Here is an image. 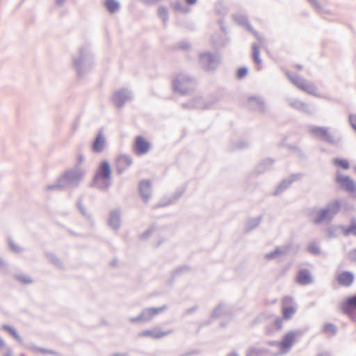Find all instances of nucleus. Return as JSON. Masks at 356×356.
<instances>
[{
    "mask_svg": "<svg viewBox=\"0 0 356 356\" xmlns=\"http://www.w3.org/2000/svg\"><path fill=\"white\" fill-rule=\"evenodd\" d=\"M296 341V332H289L286 333L282 341L278 343V347L280 348L279 354H284L287 353L289 349L293 346Z\"/></svg>",
    "mask_w": 356,
    "mask_h": 356,
    "instance_id": "3",
    "label": "nucleus"
},
{
    "mask_svg": "<svg viewBox=\"0 0 356 356\" xmlns=\"http://www.w3.org/2000/svg\"><path fill=\"white\" fill-rule=\"evenodd\" d=\"M165 307H161L156 308L149 307L145 309L138 316V319L142 321H150L155 316L163 312L165 309Z\"/></svg>",
    "mask_w": 356,
    "mask_h": 356,
    "instance_id": "6",
    "label": "nucleus"
},
{
    "mask_svg": "<svg viewBox=\"0 0 356 356\" xmlns=\"http://www.w3.org/2000/svg\"><path fill=\"white\" fill-rule=\"evenodd\" d=\"M328 216V211L327 210H321L318 213V217L315 219L316 223H320L322 222L325 218H326Z\"/></svg>",
    "mask_w": 356,
    "mask_h": 356,
    "instance_id": "19",
    "label": "nucleus"
},
{
    "mask_svg": "<svg viewBox=\"0 0 356 356\" xmlns=\"http://www.w3.org/2000/svg\"><path fill=\"white\" fill-rule=\"evenodd\" d=\"M341 310L353 319H356V295L347 297L340 304Z\"/></svg>",
    "mask_w": 356,
    "mask_h": 356,
    "instance_id": "1",
    "label": "nucleus"
},
{
    "mask_svg": "<svg viewBox=\"0 0 356 356\" xmlns=\"http://www.w3.org/2000/svg\"><path fill=\"white\" fill-rule=\"evenodd\" d=\"M282 317L285 320L291 318L296 312V307L293 302L292 298L285 297L282 300Z\"/></svg>",
    "mask_w": 356,
    "mask_h": 356,
    "instance_id": "2",
    "label": "nucleus"
},
{
    "mask_svg": "<svg viewBox=\"0 0 356 356\" xmlns=\"http://www.w3.org/2000/svg\"><path fill=\"white\" fill-rule=\"evenodd\" d=\"M333 163L336 166L340 167L344 170H347L350 168L349 162L345 159H334Z\"/></svg>",
    "mask_w": 356,
    "mask_h": 356,
    "instance_id": "17",
    "label": "nucleus"
},
{
    "mask_svg": "<svg viewBox=\"0 0 356 356\" xmlns=\"http://www.w3.org/2000/svg\"><path fill=\"white\" fill-rule=\"evenodd\" d=\"M336 181L340 185V186L345 191L349 192H354L356 190V184L348 176L342 175L340 173H337L336 177Z\"/></svg>",
    "mask_w": 356,
    "mask_h": 356,
    "instance_id": "5",
    "label": "nucleus"
},
{
    "mask_svg": "<svg viewBox=\"0 0 356 356\" xmlns=\"http://www.w3.org/2000/svg\"><path fill=\"white\" fill-rule=\"evenodd\" d=\"M308 250L309 252L312 254H318L319 253V248L317 247L316 244H311L308 247Z\"/></svg>",
    "mask_w": 356,
    "mask_h": 356,
    "instance_id": "22",
    "label": "nucleus"
},
{
    "mask_svg": "<svg viewBox=\"0 0 356 356\" xmlns=\"http://www.w3.org/2000/svg\"><path fill=\"white\" fill-rule=\"evenodd\" d=\"M105 143V140L102 134L97 135L95 140L94 141L92 148L96 152H100L103 150Z\"/></svg>",
    "mask_w": 356,
    "mask_h": 356,
    "instance_id": "15",
    "label": "nucleus"
},
{
    "mask_svg": "<svg viewBox=\"0 0 356 356\" xmlns=\"http://www.w3.org/2000/svg\"><path fill=\"white\" fill-rule=\"evenodd\" d=\"M186 2L188 3V4H194L196 2V0H185Z\"/></svg>",
    "mask_w": 356,
    "mask_h": 356,
    "instance_id": "28",
    "label": "nucleus"
},
{
    "mask_svg": "<svg viewBox=\"0 0 356 356\" xmlns=\"http://www.w3.org/2000/svg\"><path fill=\"white\" fill-rule=\"evenodd\" d=\"M248 74V69L246 67H240L237 70V78L241 79L244 78Z\"/></svg>",
    "mask_w": 356,
    "mask_h": 356,
    "instance_id": "20",
    "label": "nucleus"
},
{
    "mask_svg": "<svg viewBox=\"0 0 356 356\" xmlns=\"http://www.w3.org/2000/svg\"><path fill=\"white\" fill-rule=\"evenodd\" d=\"M288 76L291 81L299 88L309 93H312L315 91L314 86L305 81L304 79L296 76L294 72H290Z\"/></svg>",
    "mask_w": 356,
    "mask_h": 356,
    "instance_id": "4",
    "label": "nucleus"
},
{
    "mask_svg": "<svg viewBox=\"0 0 356 356\" xmlns=\"http://www.w3.org/2000/svg\"><path fill=\"white\" fill-rule=\"evenodd\" d=\"M111 174V168L110 164L107 161H102L97 172V177H99L104 179L110 178Z\"/></svg>",
    "mask_w": 356,
    "mask_h": 356,
    "instance_id": "10",
    "label": "nucleus"
},
{
    "mask_svg": "<svg viewBox=\"0 0 356 356\" xmlns=\"http://www.w3.org/2000/svg\"><path fill=\"white\" fill-rule=\"evenodd\" d=\"M279 343L280 342L276 341H270L268 343L269 346H278V343Z\"/></svg>",
    "mask_w": 356,
    "mask_h": 356,
    "instance_id": "27",
    "label": "nucleus"
},
{
    "mask_svg": "<svg viewBox=\"0 0 356 356\" xmlns=\"http://www.w3.org/2000/svg\"><path fill=\"white\" fill-rule=\"evenodd\" d=\"M337 280L340 286H349L354 281V275L348 271L341 272L337 275Z\"/></svg>",
    "mask_w": 356,
    "mask_h": 356,
    "instance_id": "9",
    "label": "nucleus"
},
{
    "mask_svg": "<svg viewBox=\"0 0 356 356\" xmlns=\"http://www.w3.org/2000/svg\"><path fill=\"white\" fill-rule=\"evenodd\" d=\"M150 148V145L149 142L143 136H137L136 138L134 149L135 152L138 154H146Z\"/></svg>",
    "mask_w": 356,
    "mask_h": 356,
    "instance_id": "7",
    "label": "nucleus"
},
{
    "mask_svg": "<svg viewBox=\"0 0 356 356\" xmlns=\"http://www.w3.org/2000/svg\"><path fill=\"white\" fill-rule=\"evenodd\" d=\"M139 192L140 195L145 200H147L151 195V182L149 180H143L140 182L139 186Z\"/></svg>",
    "mask_w": 356,
    "mask_h": 356,
    "instance_id": "12",
    "label": "nucleus"
},
{
    "mask_svg": "<svg viewBox=\"0 0 356 356\" xmlns=\"http://www.w3.org/2000/svg\"><path fill=\"white\" fill-rule=\"evenodd\" d=\"M311 132L313 135L323 140H330V135L325 127H315L312 129Z\"/></svg>",
    "mask_w": 356,
    "mask_h": 356,
    "instance_id": "14",
    "label": "nucleus"
},
{
    "mask_svg": "<svg viewBox=\"0 0 356 356\" xmlns=\"http://www.w3.org/2000/svg\"><path fill=\"white\" fill-rule=\"evenodd\" d=\"M350 234L356 235V225H353L349 228L345 230L346 235H348Z\"/></svg>",
    "mask_w": 356,
    "mask_h": 356,
    "instance_id": "23",
    "label": "nucleus"
},
{
    "mask_svg": "<svg viewBox=\"0 0 356 356\" xmlns=\"http://www.w3.org/2000/svg\"><path fill=\"white\" fill-rule=\"evenodd\" d=\"M105 6L111 13L116 12L120 8L119 3L115 0H106Z\"/></svg>",
    "mask_w": 356,
    "mask_h": 356,
    "instance_id": "16",
    "label": "nucleus"
},
{
    "mask_svg": "<svg viewBox=\"0 0 356 356\" xmlns=\"http://www.w3.org/2000/svg\"><path fill=\"white\" fill-rule=\"evenodd\" d=\"M323 331L326 333L334 334L336 331V328L332 324H326L323 327Z\"/></svg>",
    "mask_w": 356,
    "mask_h": 356,
    "instance_id": "21",
    "label": "nucleus"
},
{
    "mask_svg": "<svg viewBox=\"0 0 356 356\" xmlns=\"http://www.w3.org/2000/svg\"><path fill=\"white\" fill-rule=\"evenodd\" d=\"M6 329L14 336V337H17V334H16V332L10 328V327H6Z\"/></svg>",
    "mask_w": 356,
    "mask_h": 356,
    "instance_id": "26",
    "label": "nucleus"
},
{
    "mask_svg": "<svg viewBox=\"0 0 356 356\" xmlns=\"http://www.w3.org/2000/svg\"><path fill=\"white\" fill-rule=\"evenodd\" d=\"M274 325L277 330H281L283 325V321L280 318H277L274 321Z\"/></svg>",
    "mask_w": 356,
    "mask_h": 356,
    "instance_id": "24",
    "label": "nucleus"
},
{
    "mask_svg": "<svg viewBox=\"0 0 356 356\" xmlns=\"http://www.w3.org/2000/svg\"><path fill=\"white\" fill-rule=\"evenodd\" d=\"M169 334V330H163L160 327H154L152 330H145L139 334L141 337H150L153 339H159Z\"/></svg>",
    "mask_w": 356,
    "mask_h": 356,
    "instance_id": "8",
    "label": "nucleus"
},
{
    "mask_svg": "<svg viewBox=\"0 0 356 356\" xmlns=\"http://www.w3.org/2000/svg\"><path fill=\"white\" fill-rule=\"evenodd\" d=\"M131 164V159L127 156H120L116 159V168L119 172H122Z\"/></svg>",
    "mask_w": 356,
    "mask_h": 356,
    "instance_id": "11",
    "label": "nucleus"
},
{
    "mask_svg": "<svg viewBox=\"0 0 356 356\" xmlns=\"http://www.w3.org/2000/svg\"><path fill=\"white\" fill-rule=\"evenodd\" d=\"M252 54H253V58L254 62L257 64L261 63V60L259 59V47L257 44L252 45Z\"/></svg>",
    "mask_w": 356,
    "mask_h": 356,
    "instance_id": "18",
    "label": "nucleus"
},
{
    "mask_svg": "<svg viewBox=\"0 0 356 356\" xmlns=\"http://www.w3.org/2000/svg\"><path fill=\"white\" fill-rule=\"evenodd\" d=\"M350 122L353 129L356 131V115H352L350 116Z\"/></svg>",
    "mask_w": 356,
    "mask_h": 356,
    "instance_id": "25",
    "label": "nucleus"
},
{
    "mask_svg": "<svg viewBox=\"0 0 356 356\" xmlns=\"http://www.w3.org/2000/svg\"><path fill=\"white\" fill-rule=\"evenodd\" d=\"M312 281V275L309 270L306 269L300 270L297 275L296 282L302 285L311 283Z\"/></svg>",
    "mask_w": 356,
    "mask_h": 356,
    "instance_id": "13",
    "label": "nucleus"
}]
</instances>
